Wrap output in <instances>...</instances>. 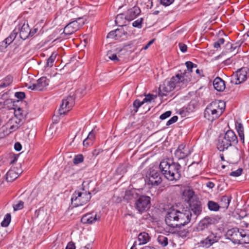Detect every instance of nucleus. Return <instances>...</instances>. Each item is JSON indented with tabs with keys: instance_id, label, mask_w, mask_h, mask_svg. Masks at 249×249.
I'll return each mask as SVG.
<instances>
[{
	"instance_id": "nucleus-5",
	"label": "nucleus",
	"mask_w": 249,
	"mask_h": 249,
	"mask_svg": "<svg viewBox=\"0 0 249 249\" xmlns=\"http://www.w3.org/2000/svg\"><path fill=\"white\" fill-rule=\"evenodd\" d=\"M225 236L226 238L230 239L234 244L247 243L249 240V235L247 234L246 231L237 228L228 230Z\"/></svg>"
},
{
	"instance_id": "nucleus-22",
	"label": "nucleus",
	"mask_w": 249,
	"mask_h": 249,
	"mask_svg": "<svg viewBox=\"0 0 249 249\" xmlns=\"http://www.w3.org/2000/svg\"><path fill=\"white\" fill-rule=\"evenodd\" d=\"M138 191L139 190L135 189H131L126 191L124 198L127 201L134 200L135 202V200L140 196V195L138 193Z\"/></svg>"
},
{
	"instance_id": "nucleus-13",
	"label": "nucleus",
	"mask_w": 249,
	"mask_h": 249,
	"mask_svg": "<svg viewBox=\"0 0 249 249\" xmlns=\"http://www.w3.org/2000/svg\"><path fill=\"white\" fill-rule=\"evenodd\" d=\"M74 103V98L72 96H69L63 99L59 109V113L60 115L66 114L72 108Z\"/></svg>"
},
{
	"instance_id": "nucleus-2",
	"label": "nucleus",
	"mask_w": 249,
	"mask_h": 249,
	"mask_svg": "<svg viewBox=\"0 0 249 249\" xmlns=\"http://www.w3.org/2000/svg\"><path fill=\"white\" fill-rule=\"evenodd\" d=\"M186 72H181L179 71L175 76H173L170 80H166L159 88V94L162 97L166 96L178 87H180V83L186 84L190 81V79L185 78Z\"/></svg>"
},
{
	"instance_id": "nucleus-11",
	"label": "nucleus",
	"mask_w": 249,
	"mask_h": 249,
	"mask_svg": "<svg viewBox=\"0 0 249 249\" xmlns=\"http://www.w3.org/2000/svg\"><path fill=\"white\" fill-rule=\"evenodd\" d=\"M15 29L22 40H24L30 37V27L27 21H21Z\"/></svg>"
},
{
	"instance_id": "nucleus-36",
	"label": "nucleus",
	"mask_w": 249,
	"mask_h": 249,
	"mask_svg": "<svg viewBox=\"0 0 249 249\" xmlns=\"http://www.w3.org/2000/svg\"><path fill=\"white\" fill-rule=\"evenodd\" d=\"M11 214L10 213H7L5 215L3 220L1 222V226L3 227H7L11 221Z\"/></svg>"
},
{
	"instance_id": "nucleus-14",
	"label": "nucleus",
	"mask_w": 249,
	"mask_h": 249,
	"mask_svg": "<svg viewBox=\"0 0 249 249\" xmlns=\"http://www.w3.org/2000/svg\"><path fill=\"white\" fill-rule=\"evenodd\" d=\"M206 232L208 233L207 237L203 240H201L199 244L201 247L209 248L213 243L217 242L219 237L216 233H213L210 231H208Z\"/></svg>"
},
{
	"instance_id": "nucleus-20",
	"label": "nucleus",
	"mask_w": 249,
	"mask_h": 249,
	"mask_svg": "<svg viewBox=\"0 0 249 249\" xmlns=\"http://www.w3.org/2000/svg\"><path fill=\"white\" fill-rule=\"evenodd\" d=\"M224 136L232 146H234L237 144L238 138L233 131L231 130H227Z\"/></svg>"
},
{
	"instance_id": "nucleus-24",
	"label": "nucleus",
	"mask_w": 249,
	"mask_h": 249,
	"mask_svg": "<svg viewBox=\"0 0 249 249\" xmlns=\"http://www.w3.org/2000/svg\"><path fill=\"white\" fill-rule=\"evenodd\" d=\"M14 77L11 74H8L4 77L0 83V89H3L12 85Z\"/></svg>"
},
{
	"instance_id": "nucleus-50",
	"label": "nucleus",
	"mask_w": 249,
	"mask_h": 249,
	"mask_svg": "<svg viewBox=\"0 0 249 249\" xmlns=\"http://www.w3.org/2000/svg\"><path fill=\"white\" fill-rule=\"evenodd\" d=\"M15 96L20 100H22L25 97V94L23 92H16L15 93Z\"/></svg>"
},
{
	"instance_id": "nucleus-54",
	"label": "nucleus",
	"mask_w": 249,
	"mask_h": 249,
	"mask_svg": "<svg viewBox=\"0 0 249 249\" xmlns=\"http://www.w3.org/2000/svg\"><path fill=\"white\" fill-rule=\"evenodd\" d=\"M179 49L180 51L182 53H185L187 50V46L186 45L182 43H179L178 44Z\"/></svg>"
},
{
	"instance_id": "nucleus-43",
	"label": "nucleus",
	"mask_w": 249,
	"mask_h": 249,
	"mask_svg": "<svg viewBox=\"0 0 249 249\" xmlns=\"http://www.w3.org/2000/svg\"><path fill=\"white\" fill-rule=\"evenodd\" d=\"M185 65L187 67V70L190 72L193 71V68H196L197 67V65L191 61H187L185 63Z\"/></svg>"
},
{
	"instance_id": "nucleus-1",
	"label": "nucleus",
	"mask_w": 249,
	"mask_h": 249,
	"mask_svg": "<svg viewBox=\"0 0 249 249\" xmlns=\"http://www.w3.org/2000/svg\"><path fill=\"white\" fill-rule=\"evenodd\" d=\"M192 217L190 209L183 208L181 210L171 208L167 212L165 216L166 224L171 229L169 231L174 232V229L184 226L190 222Z\"/></svg>"
},
{
	"instance_id": "nucleus-60",
	"label": "nucleus",
	"mask_w": 249,
	"mask_h": 249,
	"mask_svg": "<svg viewBox=\"0 0 249 249\" xmlns=\"http://www.w3.org/2000/svg\"><path fill=\"white\" fill-rule=\"evenodd\" d=\"M28 88L33 90H38L36 83L33 84L32 85L29 86Z\"/></svg>"
},
{
	"instance_id": "nucleus-37",
	"label": "nucleus",
	"mask_w": 249,
	"mask_h": 249,
	"mask_svg": "<svg viewBox=\"0 0 249 249\" xmlns=\"http://www.w3.org/2000/svg\"><path fill=\"white\" fill-rule=\"evenodd\" d=\"M191 106L192 105L190 104L187 107H183L180 109L179 113L182 116L188 115L190 112Z\"/></svg>"
},
{
	"instance_id": "nucleus-21",
	"label": "nucleus",
	"mask_w": 249,
	"mask_h": 249,
	"mask_svg": "<svg viewBox=\"0 0 249 249\" xmlns=\"http://www.w3.org/2000/svg\"><path fill=\"white\" fill-rule=\"evenodd\" d=\"M141 13V9L138 6H134L129 9L125 16V18L127 20H132L135 18Z\"/></svg>"
},
{
	"instance_id": "nucleus-38",
	"label": "nucleus",
	"mask_w": 249,
	"mask_h": 249,
	"mask_svg": "<svg viewBox=\"0 0 249 249\" xmlns=\"http://www.w3.org/2000/svg\"><path fill=\"white\" fill-rule=\"evenodd\" d=\"M144 104V102L142 101H141L139 99H136L133 103V107H134L133 111L136 113L139 108L141 107L143 104Z\"/></svg>"
},
{
	"instance_id": "nucleus-46",
	"label": "nucleus",
	"mask_w": 249,
	"mask_h": 249,
	"mask_svg": "<svg viewBox=\"0 0 249 249\" xmlns=\"http://www.w3.org/2000/svg\"><path fill=\"white\" fill-rule=\"evenodd\" d=\"M157 97L156 95L153 94H148L145 95V97L143 99V102L144 103L151 102L152 100L155 99Z\"/></svg>"
},
{
	"instance_id": "nucleus-10",
	"label": "nucleus",
	"mask_w": 249,
	"mask_h": 249,
	"mask_svg": "<svg viewBox=\"0 0 249 249\" xmlns=\"http://www.w3.org/2000/svg\"><path fill=\"white\" fill-rule=\"evenodd\" d=\"M215 223L216 219L214 218L208 216H206L199 221L196 227V230L200 234H202L203 232L209 231V228Z\"/></svg>"
},
{
	"instance_id": "nucleus-41",
	"label": "nucleus",
	"mask_w": 249,
	"mask_h": 249,
	"mask_svg": "<svg viewBox=\"0 0 249 249\" xmlns=\"http://www.w3.org/2000/svg\"><path fill=\"white\" fill-rule=\"evenodd\" d=\"M84 160V158L82 155L79 154L75 156L73 160V162L75 164H77L81 163Z\"/></svg>"
},
{
	"instance_id": "nucleus-16",
	"label": "nucleus",
	"mask_w": 249,
	"mask_h": 249,
	"mask_svg": "<svg viewBox=\"0 0 249 249\" xmlns=\"http://www.w3.org/2000/svg\"><path fill=\"white\" fill-rule=\"evenodd\" d=\"M191 153V151L185 144H181L175 152V156L178 160L184 159Z\"/></svg>"
},
{
	"instance_id": "nucleus-28",
	"label": "nucleus",
	"mask_w": 249,
	"mask_h": 249,
	"mask_svg": "<svg viewBox=\"0 0 249 249\" xmlns=\"http://www.w3.org/2000/svg\"><path fill=\"white\" fill-rule=\"evenodd\" d=\"M6 176V180L8 182H12L18 177V175L15 168H12L7 172Z\"/></svg>"
},
{
	"instance_id": "nucleus-26",
	"label": "nucleus",
	"mask_w": 249,
	"mask_h": 249,
	"mask_svg": "<svg viewBox=\"0 0 249 249\" xmlns=\"http://www.w3.org/2000/svg\"><path fill=\"white\" fill-rule=\"evenodd\" d=\"M235 128L238 134L240 140L243 143H244V131L243 125L241 123L236 121L235 122Z\"/></svg>"
},
{
	"instance_id": "nucleus-48",
	"label": "nucleus",
	"mask_w": 249,
	"mask_h": 249,
	"mask_svg": "<svg viewBox=\"0 0 249 249\" xmlns=\"http://www.w3.org/2000/svg\"><path fill=\"white\" fill-rule=\"evenodd\" d=\"M189 234V231L187 229H183L178 231V236L182 237H186Z\"/></svg>"
},
{
	"instance_id": "nucleus-47",
	"label": "nucleus",
	"mask_w": 249,
	"mask_h": 249,
	"mask_svg": "<svg viewBox=\"0 0 249 249\" xmlns=\"http://www.w3.org/2000/svg\"><path fill=\"white\" fill-rule=\"evenodd\" d=\"M242 172H243L242 168H239L236 171H232L231 173H230V176H232V177H237L240 176L242 174Z\"/></svg>"
},
{
	"instance_id": "nucleus-56",
	"label": "nucleus",
	"mask_w": 249,
	"mask_h": 249,
	"mask_svg": "<svg viewBox=\"0 0 249 249\" xmlns=\"http://www.w3.org/2000/svg\"><path fill=\"white\" fill-rule=\"evenodd\" d=\"M103 152L102 149H96L92 151V155L93 156L97 157L100 153Z\"/></svg>"
},
{
	"instance_id": "nucleus-63",
	"label": "nucleus",
	"mask_w": 249,
	"mask_h": 249,
	"mask_svg": "<svg viewBox=\"0 0 249 249\" xmlns=\"http://www.w3.org/2000/svg\"><path fill=\"white\" fill-rule=\"evenodd\" d=\"M242 43H243V42H241L239 41L236 42L235 44H233L234 51L236 48H239L242 45Z\"/></svg>"
},
{
	"instance_id": "nucleus-19",
	"label": "nucleus",
	"mask_w": 249,
	"mask_h": 249,
	"mask_svg": "<svg viewBox=\"0 0 249 249\" xmlns=\"http://www.w3.org/2000/svg\"><path fill=\"white\" fill-rule=\"evenodd\" d=\"M216 146L220 151H223L229 147L232 146V145L229 143L228 141L226 139L224 136H220L217 140Z\"/></svg>"
},
{
	"instance_id": "nucleus-4",
	"label": "nucleus",
	"mask_w": 249,
	"mask_h": 249,
	"mask_svg": "<svg viewBox=\"0 0 249 249\" xmlns=\"http://www.w3.org/2000/svg\"><path fill=\"white\" fill-rule=\"evenodd\" d=\"M226 107L225 102L216 100L210 103L205 108L204 116L208 121L213 122L223 113Z\"/></svg>"
},
{
	"instance_id": "nucleus-39",
	"label": "nucleus",
	"mask_w": 249,
	"mask_h": 249,
	"mask_svg": "<svg viewBox=\"0 0 249 249\" xmlns=\"http://www.w3.org/2000/svg\"><path fill=\"white\" fill-rule=\"evenodd\" d=\"M225 42V39L223 38H218L216 41L213 44V46L214 48L219 49L221 47V45L223 44Z\"/></svg>"
},
{
	"instance_id": "nucleus-15",
	"label": "nucleus",
	"mask_w": 249,
	"mask_h": 249,
	"mask_svg": "<svg viewBox=\"0 0 249 249\" xmlns=\"http://www.w3.org/2000/svg\"><path fill=\"white\" fill-rule=\"evenodd\" d=\"M249 77V69L247 67H243L238 70L236 72V75L234 76V80L233 78L232 82L235 84H239L247 80Z\"/></svg>"
},
{
	"instance_id": "nucleus-31",
	"label": "nucleus",
	"mask_w": 249,
	"mask_h": 249,
	"mask_svg": "<svg viewBox=\"0 0 249 249\" xmlns=\"http://www.w3.org/2000/svg\"><path fill=\"white\" fill-rule=\"evenodd\" d=\"M231 198L227 196H223L221 197L220 205L221 208L227 209L229 206Z\"/></svg>"
},
{
	"instance_id": "nucleus-32",
	"label": "nucleus",
	"mask_w": 249,
	"mask_h": 249,
	"mask_svg": "<svg viewBox=\"0 0 249 249\" xmlns=\"http://www.w3.org/2000/svg\"><path fill=\"white\" fill-rule=\"evenodd\" d=\"M234 51L233 45L230 42H228L224 46V50L218 56V57L225 55L227 53H231Z\"/></svg>"
},
{
	"instance_id": "nucleus-8",
	"label": "nucleus",
	"mask_w": 249,
	"mask_h": 249,
	"mask_svg": "<svg viewBox=\"0 0 249 249\" xmlns=\"http://www.w3.org/2000/svg\"><path fill=\"white\" fill-rule=\"evenodd\" d=\"M151 198L145 195H140L134 203V208L139 213H142L150 208Z\"/></svg>"
},
{
	"instance_id": "nucleus-42",
	"label": "nucleus",
	"mask_w": 249,
	"mask_h": 249,
	"mask_svg": "<svg viewBox=\"0 0 249 249\" xmlns=\"http://www.w3.org/2000/svg\"><path fill=\"white\" fill-rule=\"evenodd\" d=\"M115 32H117V33H115L116 36L117 37H115V40H118L122 37L123 35H125V32L124 30L122 28L117 29L115 30Z\"/></svg>"
},
{
	"instance_id": "nucleus-34",
	"label": "nucleus",
	"mask_w": 249,
	"mask_h": 249,
	"mask_svg": "<svg viewBox=\"0 0 249 249\" xmlns=\"http://www.w3.org/2000/svg\"><path fill=\"white\" fill-rule=\"evenodd\" d=\"M56 54L55 53H53L51 56L48 58L47 60L46 65L45 66L46 68H51L53 65V63L56 57Z\"/></svg>"
},
{
	"instance_id": "nucleus-64",
	"label": "nucleus",
	"mask_w": 249,
	"mask_h": 249,
	"mask_svg": "<svg viewBox=\"0 0 249 249\" xmlns=\"http://www.w3.org/2000/svg\"><path fill=\"white\" fill-rule=\"evenodd\" d=\"M154 41V39H152L150 41H149L147 43V44L144 47H143V49L145 50H147L150 47V46L153 43Z\"/></svg>"
},
{
	"instance_id": "nucleus-33",
	"label": "nucleus",
	"mask_w": 249,
	"mask_h": 249,
	"mask_svg": "<svg viewBox=\"0 0 249 249\" xmlns=\"http://www.w3.org/2000/svg\"><path fill=\"white\" fill-rule=\"evenodd\" d=\"M157 241L162 247H165L168 244L169 239L166 235L160 234L158 236Z\"/></svg>"
},
{
	"instance_id": "nucleus-3",
	"label": "nucleus",
	"mask_w": 249,
	"mask_h": 249,
	"mask_svg": "<svg viewBox=\"0 0 249 249\" xmlns=\"http://www.w3.org/2000/svg\"><path fill=\"white\" fill-rule=\"evenodd\" d=\"M159 168L165 178L170 181H176L180 178L181 166L178 163L163 160L159 165Z\"/></svg>"
},
{
	"instance_id": "nucleus-29",
	"label": "nucleus",
	"mask_w": 249,
	"mask_h": 249,
	"mask_svg": "<svg viewBox=\"0 0 249 249\" xmlns=\"http://www.w3.org/2000/svg\"><path fill=\"white\" fill-rule=\"evenodd\" d=\"M183 196L184 197L185 200L189 203L193 200L196 199L194 197V192L190 189H185L183 192Z\"/></svg>"
},
{
	"instance_id": "nucleus-40",
	"label": "nucleus",
	"mask_w": 249,
	"mask_h": 249,
	"mask_svg": "<svg viewBox=\"0 0 249 249\" xmlns=\"http://www.w3.org/2000/svg\"><path fill=\"white\" fill-rule=\"evenodd\" d=\"M143 18H140L138 19L137 20L134 21L132 25L133 27L138 28L139 29H141L142 28V23L143 22Z\"/></svg>"
},
{
	"instance_id": "nucleus-9",
	"label": "nucleus",
	"mask_w": 249,
	"mask_h": 249,
	"mask_svg": "<svg viewBox=\"0 0 249 249\" xmlns=\"http://www.w3.org/2000/svg\"><path fill=\"white\" fill-rule=\"evenodd\" d=\"M68 23L64 28V33L71 35L78 30L85 23V20L83 18H76Z\"/></svg>"
},
{
	"instance_id": "nucleus-53",
	"label": "nucleus",
	"mask_w": 249,
	"mask_h": 249,
	"mask_svg": "<svg viewBox=\"0 0 249 249\" xmlns=\"http://www.w3.org/2000/svg\"><path fill=\"white\" fill-rule=\"evenodd\" d=\"M108 58L113 61L114 62H118L119 61V59L118 58L117 55L115 53L111 54L108 56Z\"/></svg>"
},
{
	"instance_id": "nucleus-49",
	"label": "nucleus",
	"mask_w": 249,
	"mask_h": 249,
	"mask_svg": "<svg viewBox=\"0 0 249 249\" xmlns=\"http://www.w3.org/2000/svg\"><path fill=\"white\" fill-rule=\"evenodd\" d=\"M178 119V117L177 116H173L171 119H170L166 123V125L169 126L171 125L172 124L176 123Z\"/></svg>"
},
{
	"instance_id": "nucleus-52",
	"label": "nucleus",
	"mask_w": 249,
	"mask_h": 249,
	"mask_svg": "<svg viewBox=\"0 0 249 249\" xmlns=\"http://www.w3.org/2000/svg\"><path fill=\"white\" fill-rule=\"evenodd\" d=\"M174 0H160V4L165 6H168L171 5Z\"/></svg>"
},
{
	"instance_id": "nucleus-6",
	"label": "nucleus",
	"mask_w": 249,
	"mask_h": 249,
	"mask_svg": "<svg viewBox=\"0 0 249 249\" xmlns=\"http://www.w3.org/2000/svg\"><path fill=\"white\" fill-rule=\"evenodd\" d=\"M14 116L9 120L7 123V126L10 131V133L16 131L24 123L26 113L20 108L15 111Z\"/></svg>"
},
{
	"instance_id": "nucleus-30",
	"label": "nucleus",
	"mask_w": 249,
	"mask_h": 249,
	"mask_svg": "<svg viewBox=\"0 0 249 249\" xmlns=\"http://www.w3.org/2000/svg\"><path fill=\"white\" fill-rule=\"evenodd\" d=\"M18 35L17 32L15 31V29L10 35L2 42V43H4L5 45V47H7V45H10L15 40Z\"/></svg>"
},
{
	"instance_id": "nucleus-61",
	"label": "nucleus",
	"mask_w": 249,
	"mask_h": 249,
	"mask_svg": "<svg viewBox=\"0 0 249 249\" xmlns=\"http://www.w3.org/2000/svg\"><path fill=\"white\" fill-rule=\"evenodd\" d=\"M123 18H124L123 14L118 15L116 17V19H115L116 23L118 24V23L120 22V19H123Z\"/></svg>"
},
{
	"instance_id": "nucleus-35",
	"label": "nucleus",
	"mask_w": 249,
	"mask_h": 249,
	"mask_svg": "<svg viewBox=\"0 0 249 249\" xmlns=\"http://www.w3.org/2000/svg\"><path fill=\"white\" fill-rule=\"evenodd\" d=\"M208 207L210 210L213 211H217L220 208L219 205L213 201H208Z\"/></svg>"
},
{
	"instance_id": "nucleus-58",
	"label": "nucleus",
	"mask_w": 249,
	"mask_h": 249,
	"mask_svg": "<svg viewBox=\"0 0 249 249\" xmlns=\"http://www.w3.org/2000/svg\"><path fill=\"white\" fill-rule=\"evenodd\" d=\"M14 148L16 151H19L21 150V149L22 148V146L19 142H17L15 144Z\"/></svg>"
},
{
	"instance_id": "nucleus-57",
	"label": "nucleus",
	"mask_w": 249,
	"mask_h": 249,
	"mask_svg": "<svg viewBox=\"0 0 249 249\" xmlns=\"http://www.w3.org/2000/svg\"><path fill=\"white\" fill-rule=\"evenodd\" d=\"M66 249H75V244L72 242H69L68 244Z\"/></svg>"
},
{
	"instance_id": "nucleus-27",
	"label": "nucleus",
	"mask_w": 249,
	"mask_h": 249,
	"mask_svg": "<svg viewBox=\"0 0 249 249\" xmlns=\"http://www.w3.org/2000/svg\"><path fill=\"white\" fill-rule=\"evenodd\" d=\"M150 239L149 234L146 232L140 233L138 236V244L139 245L147 243Z\"/></svg>"
},
{
	"instance_id": "nucleus-17",
	"label": "nucleus",
	"mask_w": 249,
	"mask_h": 249,
	"mask_svg": "<svg viewBox=\"0 0 249 249\" xmlns=\"http://www.w3.org/2000/svg\"><path fill=\"white\" fill-rule=\"evenodd\" d=\"M100 219L101 216L99 215L92 212L84 215L81 219V221L83 224H91L97 221H100Z\"/></svg>"
},
{
	"instance_id": "nucleus-12",
	"label": "nucleus",
	"mask_w": 249,
	"mask_h": 249,
	"mask_svg": "<svg viewBox=\"0 0 249 249\" xmlns=\"http://www.w3.org/2000/svg\"><path fill=\"white\" fill-rule=\"evenodd\" d=\"M146 177L147 184L149 185L158 186L162 182L161 177L157 170H150Z\"/></svg>"
},
{
	"instance_id": "nucleus-7",
	"label": "nucleus",
	"mask_w": 249,
	"mask_h": 249,
	"mask_svg": "<svg viewBox=\"0 0 249 249\" xmlns=\"http://www.w3.org/2000/svg\"><path fill=\"white\" fill-rule=\"evenodd\" d=\"M91 197L90 193L87 192L84 189L82 191H76L72 195L71 204L76 207L84 205L89 201Z\"/></svg>"
},
{
	"instance_id": "nucleus-25",
	"label": "nucleus",
	"mask_w": 249,
	"mask_h": 249,
	"mask_svg": "<svg viewBox=\"0 0 249 249\" xmlns=\"http://www.w3.org/2000/svg\"><path fill=\"white\" fill-rule=\"evenodd\" d=\"M49 80L46 77H41L36 81L38 91L44 90L48 86Z\"/></svg>"
},
{
	"instance_id": "nucleus-51",
	"label": "nucleus",
	"mask_w": 249,
	"mask_h": 249,
	"mask_svg": "<svg viewBox=\"0 0 249 249\" xmlns=\"http://www.w3.org/2000/svg\"><path fill=\"white\" fill-rule=\"evenodd\" d=\"M171 111H166L165 112H164V113L162 114L160 117V118L161 119V120H164L166 118H167L168 117H170L171 115Z\"/></svg>"
},
{
	"instance_id": "nucleus-62",
	"label": "nucleus",
	"mask_w": 249,
	"mask_h": 249,
	"mask_svg": "<svg viewBox=\"0 0 249 249\" xmlns=\"http://www.w3.org/2000/svg\"><path fill=\"white\" fill-rule=\"evenodd\" d=\"M38 31L37 28H34L33 30L30 28V37H32Z\"/></svg>"
},
{
	"instance_id": "nucleus-55",
	"label": "nucleus",
	"mask_w": 249,
	"mask_h": 249,
	"mask_svg": "<svg viewBox=\"0 0 249 249\" xmlns=\"http://www.w3.org/2000/svg\"><path fill=\"white\" fill-rule=\"evenodd\" d=\"M117 32H115V30L112 31L110 32L107 35V38H112L115 39V37H117L116 36L115 33Z\"/></svg>"
},
{
	"instance_id": "nucleus-44",
	"label": "nucleus",
	"mask_w": 249,
	"mask_h": 249,
	"mask_svg": "<svg viewBox=\"0 0 249 249\" xmlns=\"http://www.w3.org/2000/svg\"><path fill=\"white\" fill-rule=\"evenodd\" d=\"M95 134L96 132L94 129H92L89 134L87 140H89V141H91L93 143L94 141L95 138Z\"/></svg>"
},
{
	"instance_id": "nucleus-45",
	"label": "nucleus",
	"mask_w": 249,
	"mask_h": 249,
	"mask_svg": "<svg viewBox=\"0 0 249 249\" xmlns=\"http://www.w3.org/2000/svg\"><path fill=\"white\" fill-rule=\"evenodd\" d=\"M24 206V202L21 201L19 200L18 202V203L14 205L13 206L14 211H18L21 210L22 208H23Z\"/></svg>"
},
{
	"instance_id": "nucleus-59",
	"label": "nucleus",
	"mask_w": 249,
	"mask_h": 249,
	"mask_svg": "<svg viewBox=\"0 0 249 249\" xmlns=\"http://www.w3.org/2000/svg\"><path fill=\"white\" fill-rule=\"evenodd\" d=\"M92 142L91 141H89V140H87V138L85 139L83 141V145L84 146L88 147L90 145H92Z\"/></svg>"
},
{
	"instance_id": "nucleus-23",
	"label": "nucleus",
	"mask_w": 249,
	"mask_h": 249,
	"mask_svg": "<svg viewBox=\"0 0 249 249\" xmlns=\"http://www.w3.org/2000/svg\"><path fill=\"white\" fill-rule=\"evenodd\" d=\"M214 89L218 91H223L225 89V81L219 77H216L213 81Z\"/></svg>"
},
{
	"instance_id": "nucleus-18",
	"label": "nucleus",
	"mask_w": 249,
	"mask_h": 249,
	"mask_svg": "<svg viewBox=\"0 0 249 249\" xmlns=\"http://www.w3.org/2000/svg\"><path fill=\"white\" fill-rule=\"evenodd\" d=\"M189 207L192 211L193 212L194 214L197 216L200 214L202 212V207L201 202L197 199L193 200L190 202Z\"/></svg>"
}]
</instances>
